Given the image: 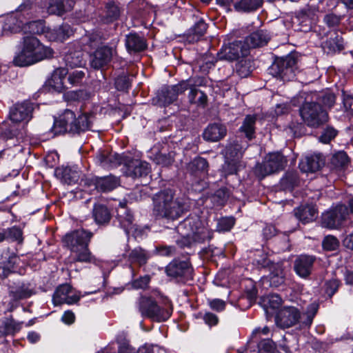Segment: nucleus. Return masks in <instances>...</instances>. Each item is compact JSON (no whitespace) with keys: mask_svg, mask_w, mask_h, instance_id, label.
<instances>
[{"mask_svg":"<svg viewBox=\"0 0 353 353\" xmlns=\"http://www.w3.org/2000/svg\"><path fill=\"white\" fill-rule=\"evenodd\" d=\"M53 54V50L43 45L36 37L25 36L14 57L13 63L19 67L30 66L50 59Z\"/></svg>","mask_w":353,"mask_h":353,"instance_id":"f257e3e1","label":"nucleus"},{"mask_svg":"<svg viewBox=\"0 0 353 353\" xmlns=\"http://www.w3.org/2000/svg\"><path fill=\"white\" fill-rule=\"evenodd\" d=\"M177 232L181 235L177 241L180 247H189L192 241L204 242L212 239L213 231L209 228L208 222L201 220L196 214H191L176 227Z\"/></svg>","mask_w":353,"mask_h":353,"instance_id":"f03ea898","label":"nucleus"},{"mask_svg":"<svg viewBox=\"0 0 353 353\" xmlns=\"http://www.w3.org/2000/svg\"><path fill=\"white\" fill-rule=\"evenodd\" d=\"M92 233L84 229L74 230L65 235L63 242L70 250V258L73 262L96 263L88 245Z\"/></svg>","mask_w":353,"mask_h":353,"instance_id":"7ed1b4c3","label":"nucleus"},{"mask_svg":"<svg viewBox=\"0 0 353 353\" xmlns=\"http://www.w3.org/2000/svg\"><path fill=\"white\" fill-rule=\"evenodd\" d=\"M319 309V305L312 303L307 306L301 314L298 308L294 306H285L279 311L275 321L277 326L288 328L299 323L301 327H309L312 323Z\"/></svg>","mask_w":353,"mask_h":353,"instance_id":"20e7f679","label":"nucleus"},{"mask_svg":"<svg viewBox=\"0 0 353 353\" xmlns=\"http://www.w3.org/2000/svg\"><path fill=\"white\" fill-rule=\"evenodd\" d=\"M153 213L158 218L176 220L184 211V205L178 199H174L171 190H165L157 193L153 198Z\"/></svg>","mask_w":353,"mask_h":353,"instance_id":"39448f33","label":"nucleus"},{"mask_svg":"<svg viewBox=\"0 0 353 353\" xmlns=\"http://www.w3.org/2000/svg\"><path fill=\"white\" fill-rule=\"evenodd\" d=\"M137 307L141 315L157 322L168 320L172 312V305L168 299L163 301L160 306L151 297L141 296L137 302Z\"/></svg>","mask_w":353,"mask_h":353,"instance_id":"423d86ee","label":"nucleus"},{"mask_svg":"<svg viewBox=\"0 0 353 353\" xmlns=\"http://www.w3.org/2000/svg\"><path fill=\"white\" fill-rule=\"evenodd\" d=\"M310 98H306V102L300 110L301 116L304 122L309 126L317 127L327 120V114L323 109L321 105L315 100L308 101Z\"/></svg>","mask_w":353,"mask_h":353,"instance_id":"0eeeda50","label":"nucleus"},{"mask_svg":"<svg viewBox=\"0 0 353 353\" xmlns=\"http://www.w3.org/2000/svg\"><path fill=\"white\" fill-rule=\"evenodd\" d=\"M296 72V60L292 56L276 59L269 68L270 74L283 81L293 80Z\"/></svg>","mask_w":353,"mask_h":353,"instance_id":"6e6552de","label":"nucleus"},{"mask_svg":"<svg viewBox=\"0 0 353 353\" xmlns=\"http://www.w3.org/2000/svg\"><path fill=\"white\" fill-rule=\"evenodd\" d=\"M286 163L285 158L280 152L269 153L261 163L256 165L254 174L262 179L269 174L282 170Z\"/></svg>","mask_w":353,"mask_h":353,"instance_id":"1a4fd4ad","label":"nucleus"},{"mask_svg":"<svg viewBox=\"0 0 353 353\" xmlns=\"http://www.w3.org/2000/svg\"><path fill=\"white\" fill-rule=\"evenodd\" d=\"M30 26L36 29L32 30L34 34H45V37L50 41H63L68 39L72 33V30L68 24H63L59 27L53 28H45L41 21H34L30 23Z\"/></svg>","mask_w":353,"mask_h":353,"instance_id":"9d476101","label":"nucleus"},{"mask_svg":"<svg viewBox=\"0 0 353 353\" xmlns=\"http://www.w3.org/2000/svg\"><path fill=\"white\" fill-rule=\"evenodd\" d=\"M245 148L238 143L230 144L226 148V161L223 165V172L225 175L236 174L243 167L240 159Z\"/></svg>","mask_w":353,"mask_h":353,"instance_id":"9b49d317","label":"nucleus"},{"mask_svg":"<svg viewBox=\"0 0 353 353\" xmlns=\"http://www.w3.org/2000/svg\"><path fill=\"white\" fill-rule=\"evenodd\" d=\"M117 219L127 236L132 235L137 238L141 237L143 234L145 229L140 228L133 223V216L126 209L125 202H120L119 203V207L117 209Z\"/></svg>","mask_w":353,"mask_h":353,"instance_id":"f8f14e48","label":"nucleus"},{"mask_svg":"<svg viewBox=\"0 0 353 353\" xmlns=\"http://www.w3.org/2000/svg\"><path fill=\"white\" fill-rule=\"evenodd\" d=\"M0 21L3 26L4 35L17 33L20 31L26 32V26L28 27L30 32L32 33V27L30 26L31 21L25 20L21 13L19 12L1 19ZM33 29H36V26H33Z\"/></svg>","mask_w":353,"mask_h":353,"instance_id":"ddd939ff","label":"nucleus"},{"mask_svg":"<svg viewBox=\"0 0 353 353\" xmlns=\"http://www.w3.org/2000/svg\"><path fill=\"white\" fill-rule=\"evenodd\" d=\"M248 54V47L244 41H235L223 45L218 53V57L221 60L234 61Z\"/></svg>","mask_w":353,"mask_h":353,"instance_id":"4468645a","label":"nucleus"},{"mask_svg":"<svg viewBox=\"0 0 353 353\" xmlns=\"http://www.w3.org/2000/svg\"><path fill=\"white\" fill-rule=\"evenodd\" d=\"M349 215L345 205L339 204L322 214V225L328 228H334L341 224Z\"/></svg>","mask_w":353,"mask_h":353,"instance_id":"2eb2a0df","label":"nucleus"},{"mask_svg":"<svg viewBox=\"0 0 353 353\" xmlns=\"http://www.w3.org/2000/svg\"><path fill=\"white\" fill-rule=\"evenodd\" d=\"M165 272L168 276L185 282L192 279V268L187 261L174 259L166 267Z\"/></svg>","mask_w":353,"mask_h":353,"instance_id":"dca6fc26","label":"nucleus"},{"mask_svg":"<svg viewBox=\"0 0 353 353\" xmlns=\"http://www.w3.org/2000/svg\"><path fill=\"white\" fill-rule=\"evenodd\" d=\"M190 87L189 81H181L172 86L163 87L157 94L160 105H167L176 101L179 94L183 93Z\"/></svg>","mask_w":353,"mask_h":353,"instance_id":"f3484780","label":"nucleus"},{"mask_svg":"<svg viewBox=\"0 0 353 353\" xmlns=\"http://www.w3.org/2000/svg\"><path fill=\"white\" fill-rule=\"evenodd\" d=\"M24 263L20 257L10 250H4L0 256V268L4 276H8L10 273H22L21 268Z\"/></svg>","mask_w":353,"mask_h":353,"instance_id":"a211bd4d","label":"nucleus"},{"mask_svg":"<svg viewBox=\"0 0 353 353\" xmlns=\"http://www.w3.org/2000/svg\"><path fill=\"white\" fill-rule=\"evenodd\" d=\"M32 110V103L27 101L17 103L10 108V120L13 123L21 124L23 126L31 119Z\"/></svg>","mask_w":353,"mask_h":353,"instance_id":"6ab92c4d","label":"nucleus"},{"mask_svg":"<svg viewBox=\"0 0 353 353\" xmlns=\"http://www.w3.org/2000/svg\"><path fill=\"white\" fill-rule=\"evenodd\" d=\"M81 296L79 292L74 290L70 285L64 284L59 285L55 290L52 296V303L54 305L63 303L72 305L77 303Z\"/></svg>","mask_w":353,"mask_h":353,"instance_id":"aec40b11","label":"nucleus"},{"mask_svg":"<svg viewBox=\"0 0 353 353\" xmlns=\"http://www.w3.org/2000/svg\"><path fill=\"white\" fill-rule=\"evenodd\" d=\"M119 163L127 166V174L132 178L145 177L150 172V168L147 162L138 159L131 161L128 155H123Z\"/></svg>","mask_w":353,"mask_h":353,"instance_id":"412c9836","label":"nucleus"},{"mask_svg":"<svg viewBox=\"0 0 353 353\" xmlns=\"http://www.w3.org/2000/svg\"><path fill=\"white\" fill-rule=\"evenodd\" d=\"M116 53L114 46L99 47L90 56V64L92 68L100 69L108 65Z\"/></svg>","mask_w":353,"mask_h":353,"instance_id":"4be33fe9","label":"nucleus"},{"mask_svg":"<svg viewBox=\"0 0 353 353\" xmlns=\"http://www.w3.org/2000/svg\"><path fill=\"white\" fill-rule=\"evenodd\" d=\"M76 115L70 110H65L58 119L54 120L52 132L54 135H57L65 132L72 133L73 125H74Z\"/></svg>","mask_w":353,"mask_h":353,"instance_id":"5701e85b","label":"nucleus"},{"mask_svg":"<svg viewBox=\"0 0 353 353\" xmlns=\"http://www.w3.org/2000/svg\"><path fill=\"white\" fill-rule=\"evenodd\" d=\"M324 159L321 154L305 157L299 162V166L303 172H314L324 165Z\"/></svg>","mask_w":353,"mask_h":353,"instance_id":"b1692460","label":"nucleus"},{"mask_svg":"<svg viewBox=\"0 0 353 353\" xmlns=\"http://www.w3.org/2000/svg\"><path fill=\"white\" fill-rule=\"evenodd\" d=\"M33 290L30 283H18L10 287V296L12 301L17 302L30 297Z\"/></svg>","mask_w":353,"mask_h":353,"instance_id":"393cba45","label":"nucleus"},{"mask_svg":"<svg viewBox=\"0 0 353 353\" xmlns=\"http://www.w3.org/2000/svg\"><path fill=\"white\" fill-rule=\"evenodd\" d=\"M118 180L113 176L104 177H95L90 180V186H93L94 189L101 192H109L117 187Z\"/></svg>","mask_w":353,"mask_h":353,"instance_id":"a878e982","label":"nucleus"},{"mask_svg":"<svg viewBox=\"0 0 353 353\" xmlns=\"http://www.w3.org/2000/svg\"><path fill=\"white\" fill-rule=\"evenodd\" d=\"M270 40V36L265 30H260L251 33L243 40L245 45L250 48L261 47L268 43Z\"/></svg>","mask_w":353,"mask_h":353,"instance_id":"bb28decb","label":"nucleus"},{"mask_svg":"<svg viewBox=\"0 0 353 353\" xmlns=\"http://www.w3.org/2000/svg\"><path fill=\"white\" fill-rule=\"evenodd\" d=\"M226 128L221 124L214 123L210 124L203 133V139L208 141L215 142L223 139L226 134Z\"/></svg>","mask_w":353,"mask_h":353,"instance_id":"cd10ccee","label":"nucleus"},{"mask_svg":"<svg viewBox=\"0 0 353 353\" xmlns=\"http://www.w3.org/2000/svg\"><path fill=\"white\" fill-rule=\"evenodd\" d=\"M74 6V0H49L48 12L50 14L62 15L71 10Z\"/></svg>","mask_w":353,"mask_h":353,"instance_id":"c85d7f7f","label":"nucleus"},{"mask_svg":"<svg viewBox=\"0 0 353 353\" xmlns=\"http://www.w3.org/2000/svg\"><path fill=\"white\" fill-rule=\"evenodd\" d=\"M125 47L128 52L132 53L144 50L147 45L143 37L131 32L125 37Z\"/></svg>","mask_w":353,"mask_h":353,"instance_id":"c756f323","label":"nucleus"},{"mask_svg":"<svg viewBox=\"0 0 353 353\" xmlns=\"http://www.w3.org/2000/svg\"><path fill=\"white\" fill-rule=\"evenodd\" d=\"M270 275L269 280L270 285L279 287L283 284L286 272L281 263H272L269 268Z\"/></svg>","mask_w":353,"mask_h":353,"instance_id":"7c9ffc66","label":"nucleus"},{"mask_svg":"<svg viewBox=\"0 0 353 353\" xmlns=\"http://www.w3.org/2000/svg\"><path fill=\"white\" fill-rule=\"evenodd\" d=\"M314 260V259L310 256H300L295 261L294 264V270L296 274L301 277H307L311 272Z\"/></svg>","mask_w":353,"mask_h":353,"instance_id":"2f4dec72","label":"nucleus"},{"mask_svg":"<svg viewBox=\"0 0 353 353\" xmlns=\"http://www.w3.org/2000/svg\"><path fill=\"white\" fill-rule=\"evenodd\" d=\"M68 70L65 68H58L55 69L48 80V84L57 92H61L65 86L63 79L68 74Z\"/></svg>","mask_w":353,"mask_h":353,"instance_id":"473e14b6","label":"nucleus"},{"mask_svg":"<svg viewBox=\"0 0 353 353\" xmlns=\"http://www.w3.org/2000/svg\"><path fill=\"white\" fill-rule=\"evenodd\" d=\"M94 116L92 113H84L79 115L73 125L72 133H80L91 128Z\"/></svg>","mask_w":353,"mask_h":353,"instance_id":"72a5a7b5","label":"nucleus"},{"mask_svg":"<svg viewBox=\"0 0 353 353\" xmlns=\"http://www.w3.org/2000/svg\"><path fill=\"white\" fill-rule=\"evenodd\" d=\"M100 16L101 21L104 23L112 22L118 19L120 16V9L114 2H108Z\"/></svg>","mask_w":353,"mask_h":353,"instance_id":"f704fd0d","label":"nucleus"},{"mask_svg":"<svg viewBox=\"0 0 353 353\" xmlns=\"http://www.w3.org/2000/svg\"><path fill=\"white\" fill-rule=\"evenodd\" d=\"M295 216L299 221L306 223L315 219L316 210L312 205L300 206L295 210Z\"/></svg>","mask_w":353,"mask_h":353,"instance_id":"c9c22d12","label":"nucleus"},{"mask_svg":"<svg viewBox=\"0 0 353 353\" xmlns=\"http://www.w3.org/2000/svg\"><path fill=\"white\" fill-rule=\"evenodd\" d=\"M315 100L319 104H322L325 107L331 108L335 103V96L334 94L326 92L318 93L316 92H311L307 96V99Z\"/></svg>","mask_w":353,"mask_h":353,"instance_id":"e433bc0d","label":"nucleus"},{"mask_svg":"<svg viewBox=\"0 0 353 353\" xmlns=\"http://www.w3.org/2000/svg\"><path fill=\"white\" fill-rule=\"evenodd\" d=\"M92 214L96 223L98 224H103L110 220V213L108 209L102 204L94 205Z\"/></svg>","mask_w":353,"mask_h":353,"instance_id":"4c0bfd02","label":"nucleus"},{"mask_svg":"<svg viewBox=\"0 0 353 353\" xmlns=\"http://www.w3.org/2000/svg\"><path fill=\"white\" fill-rule=\"evenodd\" d=\"M57 174L61 176L63 183L68 185L77 183L79 179V172L69 167L57 170Z\"/></svg>","mask_w":353,"mask_h":353,"instance_id":"58836bf2","label":"nucleus"},{"mask_svg":"<svg viewBox=\"0 0 353 353\" xmlns=\"http://www.w3.org/2000/svg\"><path fill=\"white\" fill-rule=\"evenodd\" d=\"M152 255L141 248H136L130 253L129 259L132 263H138L141 266L145 264Z\"/></svg>","mask_w":353,"mask_h":353,"instance_id":"ea45409f","label":"nucleus"},{"mask_svg":"<svg viewBox=\"0 0 353 353\" xmlns=\"http://www.w3.org/2000/svg\"><path fill=\"white\" fill-rule=\"evenodd\" d=\"M64 61L65 64L71 68L80 67L84 64L83 53L80 50L67 53L64 57Z\"/></svg>","mask_w":353,"mask_h":353,"instance_id":"a19ab883","label":"nucleus"},{"mask_svg":"<svg viewBox=\"0 0 353 353\" xmlns=\"http://www.w3.org/2000/svg\"><path fill=\"white\" fill-rule=\"evenodd\" d=\"M282 303L281 297L276 294H269L261 299V305L268 312V309H277Z\"/></svg>","mask_w":353,"mask_h":353,"instance_id":"79ce46f5","label":"nucleus"},{"mask_svg":"<svg viewBox=\"0 0 353 353\" xmlns=\"http://www.w3.org/2000/svg\"><path fill=\"white\" fill-rule=\"evenodd\" d=\"M262 3L263 0H241L234 7L238 11L248 12L257 10Z\"/></svg>","mask_w":353,"mask_h":353,"instance_id":"37998d69","label":"nucleus"},{"mask_svg":"<svg viewBox=\"0 0 353 353\" xmlns=\"http://www.w3.org/2000/svg\"><path fill=\"white\" fill-rule=\"evenodd\" d=\"M208 164L207 161L201 157H196L188 165V170L192 174L202 172L207 170Z\"/></svg>","mask_w":353,"mask_h":353,"instance_id":"c03bdc74","label":"nucleus"},{"mask_svg":"<svg viewBox=\"0 0 353 353\" xmlns=\"http://www.w3.org/2000/svg\"><path fill=\"white\" fill-rule=\"evenodd\" d=\"M256 118L254 116H247L240 128L241 132H244L246 137L250 140L253 138L254 134V124Z\"/></svg>","mask_w":353,"mask_h":353,"instance_id":"a18cd8bd","label":"nucleus"},{"mask_svg":"<svg viewBox=\"0 0 353 353\" xmlns=\"http://www.w3.org/2000/svg\"><path fill=\"white\" fill-rule=\"evenodd\" d=\"M82 43L91 48L98 46L101 43L100 33L96 31L86 34L82 38Z\"/></svg>","mask_w":353,"mask_h":353,"instance_id":"49530a36","label":"nucleus"},{"mask_svg":"<svg viewBox=\"0 0 353 353\" xmlns=\"http://www.w3.org/2000/svg\"><path fill=\"white\" fill-rule=\"evenodd\" d=\"M230 193L227 188H222L219 189L212 197V201L214 205L217 206H221L224 205L228 199Z\"/></svg>","mask_w":353,"mask_h":353,"instance_id":"de8ad7c7","label":"nucleus"},{"mask_svg":"<svg viewBox=\"0 0 353 353\" xmlns=\"http://www.w3.org/2000/svg\"><path fill=\"white\" fill-rule=\"evenodd\" d=\"M281 185L284 189L292 190L294 187L297 185L298 177L294 172H288L285 176L281 179Z\"/></svg>","mask_w":353,"mask_h":353,"instance_id":"09e8293b","label":"nucleus"},{"mask_svg":"<svg viewBox=\"0 0 353 353\" xmlns=\"http://www.w3.org/2000/svg\"><path fill=\"white\" fill-rule=\"evenodd\" d=\"M68 82L72 86H78L81 85L84 77L85 72L83 70H75L72 72H68Z\"/></svg>","mask_w":353,"mask_h":353,"instance_id":"8fccbe9b","label":"nucleus"},{"mask_svg":"<svg viewBox=\"0 0 353 353\" xmlns=\"http://www.w3.org/2000/svg\"><path fill=\"white\" fill-rule=\"evenodd\" d=\"M234 225V219L232 217H223L218 220L216 231L225 232L230 231Z\"/></svg>","mask_w":353,"mask_h":353,"instance_id":"3c124183","label":"nucleus"},{"mask_svg":"<svg viewBox=\"0 0 353 353\" xmlns=\"http://www.w3.org/2000/svg\"><path fill=\"white\" fill-rule=\"evenodd\" d=\"M206 30L207 24L203 20H199L190 30V34L193 36L192 40L199 39L205 34Z\"/></svg>","mask_w":353,"mask_h":353,"instance_id":"603ef678","label":"nucleus"},{"mask_svg":"<svg viewBox=\"0 0 353 353\" xmlns=\"http://www.w3.org/2000/svg\"><path fill=\"white\" fill-rule=\"evenodd\" d=\"M348 162V157L343 151L334 154L332 158V164L336 168H343Z\"/></svg>","mask_w":353,"mask_h":353,"instance_id":"864d4df0","label":"nucleus"},{"mask_svg":"<svg viewBox=\"0 0 353 353\" xmlns=\"http://www.w3.org/2000/svg\"><path fill=\"white\" fill-rule=\"evenodd\" d=\"M174 158V154L170 152L168 154L160 152L157 154L154 159L157 164L168 166L172 163Z\"/></svg>","mask_w":353,"mask_h":353,"instance_id":"5fc2aeb1","label":"nucleus"},{"mask_svg":"<svg viewBox=\"0 0 353 353\" xmlns=\"http://www.w3.org/2000/svg\"><path fill=\"white\" fill-rule=\"evenodd\" d=\"M236 72L241 77H247L251 73L250 63L247 60H241L236 65Z\"/></svg>","mask_w":353,"mask_h":353,"instance_id":"6e6d98bb","label":"nucleus"},{"mask_svg":"<svg viewBox=\"0 0 353 353\" xmlns=\"http://www.w3.org/2000/svg\"><path fill=\"white\" fill-rule=\"evenodd\" d=\"M175 254V248L174 246L159 245L155 247L152 254H157L163 256H171Z\"/></svg>","mask_w":353,"mask_h":353,"instance_id":"4d7b16f0","label":"nucleus"},{"mask_svg":"<svg viewBox=\"0 0 353 353\" xmlns=\"http://www.w3.org/2000/svg\"><path fill=\"white\" fill-rule=\"evenodd\" d=\"M323 248L329 251L336 250L339 245V242L338 239L333 236H327L323 241Z\"/></svg>","mask_w":353,"mask_h":353,"instance_id":"13d9d810","label":"nucleus"},{"mask_svg":"<svg viewBox=\"0 0 353 353\" xmlns=\"http://www.w3.org/2000/svg\"><path fill=\"white\" fill-rule=\"evenodd\" d=\"M137 353H166V351L157 345L145 344L139 349Z\"/></svg>","mask_w":353,"mask_h":353,"instance_id":"bf43d9fd","label":"nucleus"},{"mask_svg":"<svg viewBox=\"0 0 353 353\" xmlns=\"http://www.w3.org/2000/svg\"><path fill=\"white\" fill-rule=\"evenodd\" d=\"M17 330L15 323L12 319H6L0 326V336L13 333Z\"/></svg>","mask_w":353,"mask_h":353,"instance_id":"052dcab7","label":"nucleus"},{"mask_svg":"<svg viewBox=\"0 0 353 353\" xmlns=\"http://www.w3.org/2000/svg\"><path fill=\"white\" fill-rule=\"evenodd\" d=\"M337 134V131L332 127H327L325 129L321 135L320 141L323 143H328Z\"/></svg>","mask_w":353,"mask_h":353,"instance_id":"680f3d73","label":"nucleus"},{"mask_svg":"<svg viewBox=\"0 0 353 353\" xmlns=\"http://www.w3.org/2000/svg\"><path fill=\"white\" fill-rule=\"evenodd\" d=\"M6 238L11 239L14 241H22V231L18 227H12L6 230Z\"/></svg>","mask_w":353,"mask_h":353,"instance_id":"e2e57ef3","label":"nucleus"},{"mask_svg":"<svg viewBox=\"0 0 353 353\" xmlns=\"http://www.w3.org/2000/svg\"><path fill=\"white\" fill-rule=\"evenodd\" d=\"M118 353H136L135 348L132 347L125 339L118 340Z\"/></svg>","mask_w":353,"mask_h":353,"instance_id":"0e129e2a","label":"nucleus"},{"mask_svg":"<svg viewBox=\"0 0 353 353\" xmlns=\"http://www.w3.org/2000/svg\"><path fill=\"white\" fill-rule=\"evenodd\" d=\"M325 45L330 52L340 51L343 48V43L338 36L336 37L335 39H330L325 43Z\"/></svg>","mask_w":353,"mask_h":353,"instance_id":"69168bd1","label":"nucleus"},{"mask_svg":"<svg viewBox=\"0 0 353 353\" xmlns=\"http://www.w3.org/2000/svg\"><path fill=\"white\" fill-rule=\"evenodd\" d=\"M150 278L148 275H145L143 276H141L138 279H135L132 283V287L134 289H144L145 288L149 282H150Z\"/></svg>","mask_w":353,"mask_h":353,"instance_id":"338daca9","label":"nucleus"},{"mask_svg":"<svg viewBox=\"0 0 353 353\" xmlns=\"http://www.w3.org/2000/svg\"><path fill=\"white\" fill-rule=\"evenodd\" d=\"M115 86L118 90H126L130 88V83L125 76H120L115 80Z\"/></svg>","mask_w":353,"mask_h":353,"instance_id":"774afa93","label":"nucleus"}]
</instances>
